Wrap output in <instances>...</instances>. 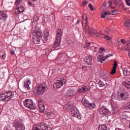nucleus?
I'll use <instances>...</instances> for the list:
<instances>
[{
  "label": "nucleus",
  "instance_id": "obj_31",
  "mask_svg": "<svg viewBox=\"0 0 130 130\" xmlns=\"http://www.w3.org/2000/svg\"><path fill=\"white\" fill-rule=\"evenodd\" d=\"M98 85H99L100 87H102L105 86V84L102 81V80H99L98 82Z\"/></svg>",
  "mask_w": 130,
  "mask_h": 130
},
{
  "label": "nucleus",
  "instance_id": "obj_13",
  "mask_svg": "<svg viewBox=\"0 0 130 130\" xmlns=\"http://www.w3.org/2000/svg\"><path fill=\"white\" fill-rule=\"evenodd\" d=\"M117 93L120 96V98H119V101H123L128 98V93L126 91H122Z\"/></svg>",
  "mask_w": 130,
  "mask_h": 130
},
{
  "label": "nucleus",
  "instance_id": "obj_33",
  "mask_svg": "<svg viewBox=\"0 0 130 130\" xmlns=\"http://www.w3.org/2000/svg\"><path fill=\"white\" fill-rule=\"evenodd\" d=\"M124 109L130 110V102H128L126 104V106L124 107Z\"/></svg>",
  "mask_w": 130,
  "mask_h": 130
},
{
  "label": "nucleus",
  "instance_id": "obj_36",
  "mask_svg": "<svg viewBox=\"0 0 130 130\" xmlns=\"http://www.w3.org/2000/svg\"><path fill=\"white\" fill-rule=\"evenodd\" d=\"M88 7H89V8H90V10H91V11H94V6H93L91 4H89Z\"/></svg>",
  "mask_w": 130,
  "mask_h": 130
},
{
  "label": "nucleus",
  "instance_id": "obj_4",
  "mask_svg": "<svg viewBox=\"0 0 130 130\" xmlns=\"http://www.w3.org/2000/svg\"><path fill=\"white\" fill-rule=\"evenodd\" d=\"M62 35V32L61 31V29L60 28H58L57 29V32L56 34V40L55 41V43L54 44V45H53L54 48L59 47V45L60 44V42L61 41Z\"/></svg>",
  "mask_w": 130,
  "mask_h": 130
},
{
  "label": "nucleus",
  "instance_id": "obj_49",
  "mask_svg": "<svg viewBox=\"0 0 130 130\" xmlns=\"http://www.w3.org/2000/svg\"><path fill=\"white\" fill-rule=\"evenodd\" d=\"M28 6H30L31 7L34 6V4H32V3L31 2H28Z\"/></svg>",
  "mask_w": 130,
  "mask_h": 130
},
{
  "label": "nucleus",
  "instance_id": "obj_54",
  "mask_svg": "<svg viewBox=\"0 0 130 130\" xmlns=\"http://www.w3.org/2000/svg\"><path fill=\"white\" fill-rule=\"evenodd\" d=\"M80 23V21L78 20H77V23H76V24H79Z\"/></svg>",
  "mask_w": 130,
  "mask_h": 130
},
{
  "label": "nucleus",
  "instance_id": "obj_8",
  "mask_svg": "<svg viewBox=\"0 0 130 130\" xmlns=\"http://www.w3.org/2000/svg\"><path fill=\"white\" fill-rule=\"evenodd\" d=\"M35 32L37 36L33 38V43L35 44H39L42 40L41 32H40V29L37 31V28L35 29Z\"/></svg>",
  "mask_w": 130,
  "mask_h": 130
},
{
  "label": "nucleus",
  "instance_id": "obj_1",
  "mask_svg": "<svg viewBox=\"0 0 130 130\" xmlns=\"http://www.w3.org/2000/svg\"><path fill=\"white\" fill-rule=\"evenodd\" d=\"M87 17H84V16H83V20L82 21V24H83V25H84V28L85 29L86 31L88 32L89 34H90V35L94 38L100 37L102 35L100 32L92 29V28H90L88 26H87Z\"/></svg>",
  "mask_w": 130,
  "mask_h": 130
},
{
  "label": "nucleus",
  "instance_id": "obj_46",
  "mask_svg": "<svg viewBox=\"0 0 130 130\" xmlns=\"http://www.w3.org/2000/svg\"><path fill=\"white\" fill-rule=\"evenodd\" d=\"M121 43L124 44H125V43H126V41H125V39H122L121 40Z\"/></svg>",
  "mask_w": 130,
  "mask_h": 130
},
{
  "label": "nucleus",
  "instance_id": "obj_41",
  "mask_svg": "<svg viewBox=\"0 0 130 130\" xmlns=\"http://www.w3.org/2000/svg\"><path fill=\"white\" fill-rule=\"evenodd\" d=\"M22 2V0H16L15 1V5H19Z\"/></svg>",
  "mask_w": 130,
  "mask_h": 130
},
{
  "label": "nucleus",
  "instance_id": "obj_17",
  "mask_svg": "<svg viewBox=\"0 0 130 130\" xmlns=\"http://www.w3.org/2000/svg\"><path fill=\"white\" fill-rule=\"evenodd\" d=\"M90 90V87L89 86H84L82 87H80L79 88L78 92L79 93H84L87 92Z\"/></svg>",
  "mask_w": 130,
  "mask_h": 130
},
{
  "label": "nucleus",
  "instance_id": "obj_64",
  "mask_svg": "<svg viewBox=\"0 0 130 130\" xmlns=\"http://www.w3.org/2000/svg\"><path fill=\"white\" fill-rule=\"evenodd\" d=\"M128 2H130V0H128Z\"/></svg>",
  "mask_w": 130,
  "mask_h": 130
},
{
  "label": "nucleus",
  "instance_id": "obj_26",
  "mask_svg": "<svg viewBox=\"0 0 130 130\" xmlns=\"http://www.w3.org/2000/svg\"><path fill=\"white\" fill-rule=\"evenodd\" d=\"M74 108L76 109L75 107L73 108L72 106H70L69 104H67L64 106V110H67V111H69L70 110V109L71 110V109H73Z\"/></svg>",
  "mask_w": 130,
  "mask_h": 130
},
{
  "label": "nucleus",
  "instance_id": "obj_38",
  "mask_svg": "<svg viewBox=\"0 0 130 130\" xmlns=\"http://www.w3.org/2000/svg\"><path fill=\"white\" fill-rule=\"evenodd\" d=\"M112 38L111 37H109L108 36H105V39H106L107 41H110Z\"/></svg>",
  "mask_w": 130,
  "mask_h": 130
},
{
  "label": "nucleus",
  "instance_id": "obj_50",
  "mask_svg": "<svg viewBox=\"0 0 130 130\" xmlns=\"http://www.w3.org/2000/svg\"><path fill=\"white\" fill-rule=\"evenodd\" d=\"M87 2H83V6H85L86 5H87Z\"/></svg>",
  "mask_w": 130,
  "mask_h": 130
},
{
  "label": "nucleus",
  "instance_id": "obj_63",
  "mask_svg": "<svg viewBox=\"0 0 130 130\" xmlns=\"http://www.w3.org/2000/svg\"><path fill=\"white\" fill-rule=\"evenodd\" d=\"M109 29H109V28H108V30H109Z\"/></svg>",
  "mask_w": 130,
  "mask_h": 130
},
{
  "label": "nucleus",
  "instance_id": "obj_11",
  "mask_svg": "<svg viewBox=\"0 0 130 130\" xmlns=\"http://www.w3.org/2000/svg\"><path fill=\"white\" fill-rule=\"evenodd\" d=\"M82 103L84 107L87 108H89L90 110H93L95 108V104L89 103V101L86 100V99L83 100V101H82Z\"/></svg>",
  "mask_w": 130,
  "mask_h": 130
},
{
  "label": "nucleus",
  "instance_id": "obj_34",
  "mask_svg": "<svg viewBox=\"0 0 130 130\" xmlns=\"http://www.w3.org/2000/svg\"><path fill=\"white\" fill-rule=\"evenodd\" d=\"M50 36V33L49 32V30H47L46 31L44 32V37H48Z\"/></svg>",
  "mask_w": 130,
  "mask_h": 130
},
{
  "label": "nucleus",
  "instance_id": "obj_42",
  "mask_svg": "<svg viewBox=\"0 0 130 130\" xmlns=\"http://www.w3.org/2000/svg\"><path fill=\"white\" fill-rule=\"evenodd\" d=\"M104 78L105 79V81H108V80H109V76H108V75H105Z\"/></svg>",
  "mask_w": 130,
  "mask_h": 130
},
{
  "label": "nucleus",
  "instance_id": "obj_44",
  "mask_svg": "<svg viewBox=\"0 0 130 130\" xmlns=\"http://www.w3.org/2000/svg\"><path fill=\"white\" fill-rule=\"evenodd\" d=\"M130 1H128V0H125L126 5H127V6H130Z\"/></svg>",
  "mask_w": 130,
  "mask_h": 130
},
{
  "label": "nucleus",
  "instance_id": "obj_15",
  "mask_svg": "<svg viewBox=\"0 0 130 130\" xmlns=\"http://www.w3.org/2000/svg\"><path fill=\"white\" fill-rule=\"evenodd\" d=\"M112 54H109L105 56H103V54L99 55V56H98L97 60L99 61L100 62L102 63V61H105L108 57H110L111 56H113Z\"/></svg>",
  "mask_w": 130,
  "mask_h": 130
},
{
  "label": "nucleus",
  "instance_id": "obj_55",
  "mask_svg": "<svg viewBox=\"0 0 130 130\" xmlns=\"http://www.w3.org/2000/svg\"><path fill=\"white\" fill-rule=\"evenodd\" d=\"M37 0H31V1L33 2H37Z\"/></svg>",
  "mask_w": 130,
  "mask_h": 130
},
{
  "label": "nucleus",
  "instance_id": "obj_29",
  "mask_svg": "<svg viewBox=\"0 0 130 130\" xmlns=\"http://www.w3.org/2000/svg\"><path fill=\"white\" fill-rule=\"evenodd\" d=\"M110 14V12L109 11H106L105 13H103L102 14V18L103 19H104L105 18H106L107 15H109Z\"/></svg>",
  "mask_w": 130,
  "mask_h": 130
},
{
  "label": "nucleus",
  "instance_id": "obj_39",
  "mask_svg": "<svg viewBox=\"0 0 130 130\" xmlns=\"http://www.w3.org/2000/svg\"><path fill=\"white\" fill-rule=\"evenodd\" d=\"M1 57L2 58V59L4 60L6 58V54L5 53H3L1 55Z\"/></svg>",
  "mask_w": 130,
  "mask_h": 130
},
{
  "label": "nucleus",
  "instance_id": "obj_19",
  "mask_svg": "<svg viewBox=\"0 0 130 130\" xmlns=\"http://www.w3.org/2000/svg\"><path fill=\"white\" fill-rule=\"evenodd\" d=\"M84 61L85 62L86 64L88 66L92 65V57L91 56H88L85 57L84 59Z\"/></svg>",
  "mask_w": 130,
  "mask_h": 130
},
{
  "label": "nucleus",
  "instance_id": "obj_62",
  "mask_svg": "<svg viewBox=\"0 0 130 130\" xmlns=\"http://www.w3.org/2000/svg\"><path fill=\"white\" fill-rule=\"evenodd\" d=\"M77 130H81L80 128L77 129Z\"/></svg>",
  "mask_w": 130,
  "mask_h": 130
},
{
  "label": "nucleus",
  "instance_id": "obj_18",
  "mask_svg": "<svg viewBox=\"0 0 130 130\" xmlns=\"http://www.w3.org/2000/svg\"><path fill=\"white\" fill-rule=\"evenodd\" d=\"M31 82L30 80H26L24 84V88L26 91H29L30 90Z\"/></svg>",
  "mask_w": 130,
  "mask_h": 130
},
{
  "label": "nucleus",
  "instance_id": "obj_53",
  "mask_svg": "<svg viewBox=\"0 0 130 130\" xmlns=\"http://www.w3.org/2000/svg\"><path fill=\"white\" fill-rule=\"evenodd\" d=\"M109 6H112V3L111 2L109 3Z\"/></svg>",
  "mask_w": 130,
  "mask_h": 130
},
{
  "label": "nucleus",
  "instance_id": "obj_51",
  "mask_svg": "<svg viewBox=\"0 0 130 130\" xmlns=\"http://www.w3.org/2000/svg\"><path fill=\"white\" fill-rule=\"evenodd\" d=\"M100 51H101V52H103L104 51H105V49H104V48H101L100 49Z\"/></svg>",
  "mask_w": 130,
  "mask_h": 130
},
{
  "label": "nucleus",
  "instance_id": "obj_61",
  "mask_svg": "<svg viewBox=\"0 0 130 130\" xmlns=\"http://www.w3.org/2000/svg\"><path fill=\"white\" fill-rule=\"evenodd\" d=\"M129 128H130V124H129Z\"/></svg>",
  "mask_w": 130,
  "mask_h": 130
},
{
  "label": "nucleus",
  "instance_id": "obj_14",
  "mask_svg": "<svg viewBox=\"0 0 130 130\" xmlns=\"http://www.w3.org/2000/svg\"><path fill=\"white\" fill-rule=\"evenodd\" d=\"M77 94V91L76 89H74L73 88H70V89H67V92H66V94L67 96L72 97L75 94Z\"/></svg>",
  "mask_w": 130,
  "mask_h": 130
},
{
  "label": "nucleus",
  "instance_id": "obj_48",
  "mask_svg": "<svg viewBox=\"0 0 130 130\" xmlns=\"http://www.w3.org/2000/svg\"><path fill=\"white\" fill-rule=\"evenodd\" d=\"M116 44H117V46H120V41L118 40L115 41Z\"/></svg>",
  "mask_w": 130,
  "mask_h": 130
},
{
  "label": "nucleus",
  "instance_id": "obj_58",
  "mask_svg": "<svg viewBox=\"0 0 130 130\" xmlns=\"http://www.w3.org/2000/svg\"><path fill=\"white\" fill-rule=\"evenodd\" d=\"M128 69L130 70V65L128 66Z\"/></svg>",
  "mask_w": 130,
  "mask_h": 130
},
{
  "label": "nucleus",
  "instance_id": "obj_32",
  "mask_svg": "<svg viewBox=\"0 0 130 130\" xmlns=\"http://www.w3.org/2000/svg\"><path fill=\"white\" fill-rule=\"evenodd\" d=\"M123 84L127 89H130V81L127 82V83H124Z\"/></svg>",
  "mask_w": 130,
  "mask_h": 130
},
{
  "label": "nucleus",
  "instance_id": "obj_5",
  "mask_svg": "<svg viewBox=\"0 0 130 130\" xmlns=\"http://www.w3.org/2000/svg\"><path fill=\"white\" fill-rule=\"evenodd\" d=\"M32 129V130H52L51 127L47 126L44 122L39 123L37 125H34Z\"/></svg>",
  "mask_w": 130,
  "mask_h": 130
},
{
  "label": "nucleus",
  "instance_id": "obj_56",
  "mask_svg": "<svg viewBox=\"0 0 130 130\" xmlns=\"http://www.w3.org/2000/svg\"><path fill=\"white\" fill-rule=\"evenodd\" d=\"M128 56H129V58H130V53H128Z\"/></svg>",
  "mask_w": 130,
  "mask_h": 130
},
{
  "label": "nucleus",
  "instance_id": "obj_57",
  "mask_svg": "<svg viewBox=\"0 0 130 130\" xmlns=\"http://www.w3.org/2000/svg\"><path fill=\"white\" fill-rule=\"evenodd\" d=\"M128 43H129V44H130V39H129Z\"/></svg>",
  "mask_w": 130,
  "mask_h": 130
},
{
  "label": "nucleus",
  "instance_id": "obj_60",
  "mask_svg": "<svg viewBox=\"0 0 130 130\" xmlns=\"http://www.w3.org/2000/svg\"><path fill=\"white\" fill-rule=\"evenodd\" d=\"M58 49H59V48H58L57 49H56V50H58Z\"/></svg>",
  "mask_w": 130,
  "mask_h": 130
},
{
  "label": "nucleus",
  "instance_id": "obj_30",
  "mask_svg": "<svg viewBox=\"0 0 130 130\" xmlns=\"http://www.w3.org/2000/svg\"><path fill=\"white\" fill-rule=\"evenodd\" d=\"M124 26H125V27H127L130 29V20H128V21H126L123 23Z\"/></svg>",
  "mask_w": 130,
  "mask_h": 130
},
{
  "label": "nucleus",
  "instance_id": "obj_40",
  "mask_svg": "<svg viewBox=\"0 0 130 130\" xmlns=\"http://www.w3.org/2000/svg\"><path fill=\"white\" fill-rule=\"evenodd\" d=\"M33 20L35 22H37V21L39 20V17L38 16H34V17L33 18Z\"/></svg>",
  "mask_w": 130,
  "mask_h": 130
},
{
  "label": "nucleus",
  "instance_id": "obj_37",
  "mask_svg": "<svg viewBox=\"0 0 130 130\" xmlns=\"http://www.w3.org/2000/svg\"><path fill=\"white\" fill-rule=\"evenodd\" d=\"M48 37H43V39H41V41H43V43H46L48 40Z\"/></svg>",
  "mask_w": 130,
  "mask_h": 130
},
{
  "label": "nucleus",
  "instance_id": "obj_21",
  "mask_svg": "<svg viewBox=\"0 0 130 130\" xmlns=\"http://www.w3.org/2000/svg\"><path fill=\"white\" fill-rule=\"evenodd\" d=\"M8 15L6 14V12L3 11H0V20H2L3 18H7Z\"/></svg>",
  "mask_w": 130,
  "mask_h": 130
},
{
  "label": "nucleus",
  "instance_id": "obj_45",
  "mask_svg": "<svg viewBox=\"0 0 130 130\" xmlns=\"http://www.w3.org/2000/svg\"><path fill=\"white\" fill-rule=\"evenodd\" d=\"M10 53L12 54V55H14L15 54V51L14 49H11L10 50Z\"/></svg>",
  "mask_w": 130,
  "mask_h": 130
},
{
  "label": "nucleus",
  "instance_id": "obj_10",
  "mask_svg": "<svg viewBox=\"0 0 130 130\" xmlns=\"http://www.w3.org/2000/svg\"><path fill=\"white\" fill-rule=\"evenodd\" d=\"M99 113L102 116H106L109 113V110L105 108L102 104H101L100 105Z\"/></svg>",
  "mask_w": 130,
  "mask_h": 130
},
{
  "label": "nucleus",
  "instance_id": "obj_9",
  "mask_svg": "<svg viewBox=\"0 0 130 130\" xmlns=\"http://www.w3.org/2000/svg\"><path fill=\"white\" fill-rule=\"evenodd\" d=\"M65 83H66V79H65L64 78L62 77L59 80H57L56 83H54L53 87L56 89H59L61 88Z\"/></svg>",
  "mask_w": 130,
  "mask_h": 130
},
{
  "label": "nucleus",
  "instance_id": "obj_20",
  "mask_svg": "<svg viewBox=\"0 0 130 130\" xmlns=\"http://www.w3.org/2000/svg\"><path fill=\"white\" fill-rule=\"evenodd\" d=\"M114 64H113V68H112V70H111V75H114L115 73H116V67L118 66V64H117V61H114Z\"/></svg>",
  "mask_w": 130,
  "mask_h": 130
},
{
  "label": "nucleus",
  "instance_id": "obj_12",
  "mask_svg": "<svg viewBox=\"0 0 130 130\" xmlns=\"http://www.w3.org/2000/svg\"><path fill=\"white\" fill-rule=\"evenodd\" d=\"M70 113L73 117L77 118L79 120H81V115L78 113V111L77 109L73 108L70 109Z\"/></svg>",
  "mask_w": 130,
  "mask_h": 130
},
{
  "label": "nucleus",
  "instance_id": "obj_3",
  "mask_svg": "<svg viewBox=\"0 0 130 130\" xmlns=\"http://www.w3.org/2000/svg\"><path fill=\"white\" fill-rule=\"evenodd\" d=\"M46 87V85H38V86L33 89V93H34L35 96H39L41 94H43L45 92Z\"/></svg>",
  "mask_w": 130,
  "mask_h": 130
},
{
  "label": "nucleus",
  "instance_id": "obj_47",
  "mask_svg": "<svg viewBox=\"0 0 130 130\" xmlns=\"http://www.w3.org/2000/svg\"><path fill=\"white\" fill-rule=\"evenodd\" d=\"M82 69L83 70V71H87V67L86 66H83L82 67Z\"/></svg>",
  "mask_w": 130,
  "mask_h": 130
},
{
  "label": "nucleus",
  "instance_id": "obj_35",
  "mask_svg": "<svg viewBox=\"0 0 130 130\" xmlns=\"http://www.w3.org/2000/svg\"><path fill=\"white\" fill-rule=\"evenodd\" d=\"M118 10H113L112 11H111V14L112 15H116L118 14Z\"/></svg>",
  "mask_w": 130,
  "mask_h": 130
},
{
  "label": "nucleus",
  "instance_id": "obj_16",
  "mask_svg": "<svg viewBox=\"0 0 130 130\" xmlns=\"http://www.w3.org/2000/svg\"><path fill=\"white\" fill-rule=\"evenodd\" d=\"M38 107L40 109V112L42 113L45 110L44 104L41 99H38Z\"/></svg>",
  "mask_w": 130,
  "mask_h": 130
},
{
  "label": "nucleus",
  "instance_id": "obj_7",
  "mask_svg": "<svg viewBox=\"0 0 130 130\" xmlns=\"http://www.w3.org/2000/svg\"><path fill=\"white\" fill-rule=\"evenodd\" d=\"M12 124L16 130H25V126L18 119H15Z\"/></svg>",
  "mask_w": 130,
  "mask_h": 130
},
{
  "label": "nucleus",
  "instance_id": "obj_28",
  "mask_svg": "<svg viewBox=\"0 0 130 130\" xmlns=\"http://www.w3.org/2000/svg\"><path fill=\"white\" fill-rule=\"evenodd\" d=\"M16 11L19 13L23 12L24 7L23 6L18 7L16 9Z\"/></svg>",
  "mask_w": 130,
  "mask_h": 130
},
{
  "label": "nucleus",
  "instance_id": "obj_23",
  "mask_svg": "<svg viewBox=\"0 0 130 130\" xmlns=\"http://www.w3.org/2000/svg\"><path fill=\"white\" fill-rule=\"evenodd\" d=\"M123 71V74H124V76H127L130 75V71H128L127 70V68H124L122 69Z\"/></svg>",
  "mask_w": 130,
  "mask_h": 130
},
{
  "label": "nucleus",
  "instance_id": "obj_24",
  "mask_svg": "<svg viewBox=\"0 0 130 130\" xmlns=\"http://www.w3.org/2000/svg\"><path fill=\"white\" fill-rule=\"evenodd\" d=\"M120 96L119 94L117 93H113L112 99L113 100H116L119 101Z\"/></svg>",
  "mask_w": 130,
  "mask_h": 130
},
{
  "label": "nucleus",
  "instance_id": "obj_52",
  "mask_svg": "<svg viewBox=\"0 0 130 130\" xmlns=\"http://www.w3.org/2000/svg\"><path fill=\"white\" fill-rule=\"evenodd\" d=\"M115 130H124V129H122V128H116Z\"/></svg>",
  "mask_w": 130,
  "mask_h": 130
},
{
  "label": "nucleus",
  "instance_id": "obj_2",
  "mask_svg": "<svg viewBox=\"0 0 130 130\" xmlns=\"http://www.w3.org/2000/svg\"><path fill=\"white\" fill-rule=\"evenodd\" d=\"M14 97V93L12 91H9L0 94V101L8 102Z\"/></svg>",
  "mask_w": 130,
  "mask_h": 130
},
{
  "label": "nucleus",
  "instance_id": "obj_59",
  "mask_svg": "<svg viewBox=\"0 0 130 130\" xmlns=\"http://www.w3.org/2000/svg\"><path fill=\"white\" fill-rule=\"evenodd\" d=\"M114 7H111V9H114Z\"/></svg>",
  "mask_w": 130,
  "mask_h": 130
},
{
  "label": "nucleus",
  "instance_id": "obj_43",
  "mask_svg": "<svg viewBox=\"0 0 130 130\" xmlns=\"http://www.w3.org/2000/svg\"><path fill=\"white\" fill-rule=\"evenodd\" d=\"M91 45V43H90V42H87L86 43V47H90Z\"/></svg>",
  "mask_w": 130,
  "mask_h": 130
},
{
  "label": "nucleus",
  "instance_id": "obj_27",
  "mask_svg": "<svg viewBox=\"0 0 130 130\" xmlns=\"http://www.w3.org/2000/svg\"><path fill=\"white\" fill-rule=\"evenodd\" d=\"M98 130H108L107 126L105 125H100Z\"/></svg>",
  "mask_w": 130,
  "mask_h": 130
},
{
  "label": "nucleus",
  "instance_id": "obj_6",
  "mask_svg": "<svg viewBox=\"0 0 130 130\" xmlns=\"http://www.w3.org/2000/svg\"><path fill=\"white\" fill-rule=\"evenodd\" d=\"M24 106L27 108L31 110H35L37 107L35 104L32 103V100L31 99H26L23 102Z\"/></svg>",
  "mask_w": 130,
  "mask_h": 130
},
{
  "label": "nucleus",
  "instance_id": "obj_25",
  "mask_svg": "<svg viewBox=\"0 0 130 130\" xmlns=\"http://www.w3.org/2000/svg\"><path fill=\"white\" fill-rule=\"evenodd\" d=\"M65 56L66 55L64 54H59V55L57 56V58L62 61H65L66 60V57Z\"/></svg>",
  "mask_w": 130,
  "mask_h": 130
},
{
  "label": "nucleus",
  "instance_id": "obj_22",
  "mask_svg": "<svg viewBox=\"0 0 130 130\" xmlns=\"http://www.w3.org/2000/svg\"><path fill=\"white\" fill-rule=\"evenodd\" d=\"M54 113H53V111H49L46 112V116L48 118H52L54 117Z\"/></svg>",
  "mask_w": 130,
  "mask_h": 130
}]
</instances>
